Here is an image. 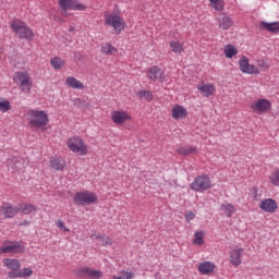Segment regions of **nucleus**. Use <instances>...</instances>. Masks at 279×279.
<instances>
[{
    "label": "nucleus",
    "mask_w": 279,
    "mask_h": 279,
    "mask_svg": "<svg viewBox=\"0 0 279 279\" xmlns=\"http://www.w3.org/2000/svg\"><path fill=\"white\" fill-rule=\"evenodd\" d=\"M259 208L264 210V213L274 214L278 210V203L274 198H265L259 203Z\"/></svg>",
    "instance_id": "18"
},
{
    "label": "nucleus",
    "mask_w": 279,
    "mask_h": 279,
    "mask_svg": "<svg viewBox=\"0 0 279 279\" xmlns=\"http://www.w3.org/2000/svg\"><path fill=\"white\" fill-rule=\"evenodd\" d=\"M260 29H266V32H270L271 34H278L279 32V22H260L259 23Z\"/></svg>",
    "instance_id": "25"
},
{
    "label": "nucleus",
    "mask_w": 279,
    "mask_h": 279,
    "mask_svg": "<svg viewBox=\"0 0 279 279\" xmlns=\"http://www.w3.org/2000/svg\"><path fill=\"white\" fill-rule=\"evenodd\" d=\"M65 86H68V88H74L75 90H84V83L74 76H68L65 78Z\"/></svg>",
    "instance_id": "23"
},
{
    "label": "nucleus",
    "mask_w": 279,
    "mask_h": 279,
    "mask_svg": "<svg viewBox=\"0 0 279 279\" xmlns=\"http://www.w3.org/2000/svg\"><path fill=\"white\" fill-rule=\"evenodd\" d=\"M50 64L56 71H60L66 64V61L60 57H53L50 59Z\"/></svg>",
    "instance_id": "29"
},
{
    "label": "nucleus",
    "mask_w": 279,
    "mask_h": 279,
    "mask_svg": "<svg viewBox=\"0 0 279 279\" xmlns=\"http://www.w3.org/2000/svg\"><path fill=\"white\" fill-rule=\"evenodd\" d=\"M59 10L62 16H69V12H84L86 5L78 0H59Z\"/></svg>",
    "instance_id": "6"
},
{
    "label": "nucleus",
    "mask_w": 279,
    "mask_h": 279,
    "mask_svg": "<svg viewBox=\"0 0 279 279\" xmlns=\"http://www.w3.org/2000/svg\"><path fill=\"white\" fill-rule=\"evenodd\" d=\"M74 204L76 206H93V204H97L99 202V196L97 193L85 190L81 192H76L73 197Z\"/></svg>",
    "instance_id": "5"
},
{
    "label": "nucleus",
    "mask_w": 279,
    "mask_h": 279,
    "mask_svg": "<svg viewBox=\"0 0 279 279\" xmlns=\"http://www.w3.org/2000/svg\"><path fill=\"white\" fill-rule=\"evenodd\" d=\"M258 69H262V71H267L269 69V64H267V61L260 59L257 61Z\"/></svg>",
    "instance_id": "42"
},
{
    "label": "nucleus",
    "mask_w": 279,
    "mask_h": 279,
    "mask_svg": "<svg viewBox=\"0 0 279 279\" xmlns=\"http://www.w3.org/2000/svg\"><path fill=\"white\" fill-rule=\"evenodd\" d=\"M169 47L173 53H182L184 51V44L177 40L170 41Z\"/></svg>",
    "instance_id": "31"
},
{
    "label": "nucleus",
    "mask_w": 279,
    "mask_h": 279,
    "mask_svg": "<svg viewBox=\"0 0 279 279\" xmlns=\"http://www.w3.org/2000/svg\"><path fill=\"white\" fill-rule=\"evenodd\" d=\"M9 110H12L10 100L0 98V112H8Z\"/></svg>",
    "instance_id": "39"
},
{
    "label": "nucleus",
    "mask_w": 279,
    "mask_h": 279,
    "mask_svg": "<svg viewBox=\"0 0 279 279\" xmlns=\"http://www.w3.org/2000/svg\"><path fill=\"white\" fill-rule=\"evenodd\" d=\"M220 210L226 215V217H232V215H234V213H236V207H234V205H232V203H222L220 205Z\"/></svg>",
    "instance_id": "26"
},
{
    "label": "nucleus",
    "mask_w": 279,
    "mask_h": 279,
    "mask_svg": "<svg viewBox=\"0 0 279 279\" xmlns=\"http://www.w3.org/2000/svg\"><path fill=\"white\" fill-rule=\"evenodd\" d=\"M2 264L4 265V267H7V269H9V274L19 272V270L21 269V262H19V259L4 258L2 260Z\"/></svg>",
    "instance_id": "20"
},
{
    "label": "nucleus",
    "mask_w": 279,
    "mask_h": 279,
    "mask_svg": "<svg viewBox=\"0 0 279 279\" xmlns=\"http://www.w3.org/2000/svg\"><path fill=\"white\" fill-rule=\"evenodd\" d=\"M205 234L206 233L204 231H202V230L196 231L194 233V239H193L192 243L194 245H204V236H205Z\"/></svg>",
    "instance_id": "33"
},
{
    "label": "nucleus",
    "mask_w": 279,
    "mask_h": 279,
    "mask_svg": "<svg viewBox=\"0 0 279 279\" xmlns=\"http://www.w3.org/2000/svg\"><path fill=\"white\" fill-rule=\"evenodd\" d=\"M250 108L255 114H267V112L271 111V100L257 98L251 102Z\"/></svg>",
    "instance_id": "9"
},
{
    "label": "nucleus",
    "mask_w": 279,
    "mask_h": 279,
    "mask_svg": "<svg viewBox=\"0 0 279 279\" xmlns=\"http://www.w3.org/2000/svg\"><path fill=\"white\" fill-rule=\"evenodd\" d=\"M75 275L78 278H92V279H101L104 272L101 270H95L88 266L80 267L75 270Z\"/></svg>",
    "instance_id": "12"
},
{
    "label": "nucleus",
    "mask_w": 279,
    "mask_h": 279,
    "mask_svg": "<svg viewBox=\"0 0 279 279\" xmlns=\"http://www.w3.org/2000/svg\"><path fill=\"white\" fill-rule=\"evenodd\" d=\"M13 82L17 84L22 93H29L34 86L29 72H16L13 76Z\"/></svg>",
    "instance_id": "7"
},
{
    "label": "nucleus",
    "mask_w": 279,
    "mask_h": 279,
    "mask_svg": "<svg viewBox=\"0 0 279 279\" xmlns=\"http://www.w3.org/2000/svg\"><path fill=\"white\" fill-rule=\"evenodd\" d=\"M66 145L72 154H77V156H86L88 154V144L80 135L68 138Z\"/></svg>",
    "instance_id": "4"
},
{
    "label": "nucleus",
    "mask_w": 279,
    "mask_h": 279,
    "mask_svg": "<svg viewBox=\"0 0 279 279\" xmlns=\"http://www.w3.org/2000/svg\"><path fill=\"white\" fill-rule=\"evenodd\" d=\"M0 252L1 254H25V244L22 241H4Z\"/></svg>",
    "instance_id": "10"
},
{
    "label": "nucleus",
    "mask_w": 279,
    "mask_h": 279,
    "mask_svg": "<svg viewBox=\"0 0 279 279\" xmlns=\"http://www.w3.org/2000/svg\"><path fill=\"white\" fill-rule=\"evenodd\" d=\"M34 275V270L32 268H20L17 272H8V278L16 279V278H32Z\"/></svg>",
    "instance_id": "21"
},
{
    "label": "nucleus",
    "mask_w": 279,
    "mask_h": 279,
    "mask_svg": "<svg viewBox=\"0 0 279 279\" xmlns=\"http://www.w3.org/2000/svg\"><path fill=\"white\" fill-rule=\"evenodd\" d=\"M118 51L119 50L110 43H105L101 45V53H105V56H114L118 53Z\"/></svg>",
    "instance_id": "27"
},
{
    "label": "nucleus",
    "mask_w": 279,
    "mask_h": 279,
    "mask_svg": "<svg viewBox=\"0 0 279 279\" xmlns=\"http://www.w3.org/2000/svg\"><path fill=\"white\" fill-rule=\"evenodd\" d=\"M20 208V213H23L24 215H32V213H36V207L34 205H20L17 206Z\"/></svg>",
    "instance_id": "34"
},
{
    "label": "nucleus",
    "mask_w": 279,
    "mask_h": 279,
    "mask_svg": "<svg viewBox=\"0 0 279 279\" xmlns=\"http://www.w3.org/2000/svg\"><path fill=\"white\" fill-rule=\"evenodd\" d=\"M57 228H59V230H62L63 232H71V229L68 228L62 220L57 221Z\"/></svg>",
    "instance_id": "41"
},
{
    "label": "nucleus",
    "mask_w": 279,
    "mask_h": 279,
    "mask_svg": "<svg viewBox=\"0 0 279 279\" xmlns=\"http://www.w3.org/2000/svg\"><path fill=\"white\" fill-rule=\"evenodd\" d=\"M165 77V71L156 65L151 66L147 71V78L150 80V82H158V80L162 82Z\"/></svg>",
    "instance_id": "17"
},
{
    "label": "nucleus",
    "mask_w": 279,
    "mask_h": 279,
    "mask_svg": "<svg viewBox=\"0 0 279 279\" xmlns=\"http://www.w3.org/2000/svg\"><path fill=\"white\" fill-rule=\"evenodd\" d=\"M216 269L217 265L213 262H203L198 265V272L202 274V276H210V274H215Z\"/></svg>",
    "instance_id": "19"
},
{
    "label": "nucleus",
    "mask_w": 279,
    "mask_h": 279,
    "mask_svg": "<svg viewBox=\"0 0 279 279\" xmlns=\"http://www.w3.org/2000/svg\"><path fill=\"white\" fill-rule=\"evenodd\" d=\"M17 213H21L19 206H12L11 204L4 203L0 206V215L5 217V219H12L16 217Z\"/></svg>",
    "instance_id": "15"
},
{
    "label": "nucleus",
    "mask_w": 279,
    "mask_h": 279,
    "mask_svg": "<svg viewBox=\"0 0 279 279\" xmlns=\"http://www.w3.org/2000/svg\"><path fill=\"white\" fill-rule=\"evenodd\" d=\"M100 245H102L104 247H108V245H112V239H110V236L108 235H102V238L100 239Z\"/></svg>",
    "instance_id": "40"
},
{
    "label": "nucleus",
    "mask_w": 279,
    "mask_h": 279,
    "mask_svg": "<svg viewBox=\"0 0 279 279\" xmlns=\"http://www.w3.org/2000/svg\"><path fill=\"white\" fill-rule=\"evenodd\" d=\"M111 121L114 125H125L128 121H132V114L125 110L111 111Z\"/></svg>",
    "instance_id": "13"
},
{
    "label": "nucleus",
    "mask_w": 279,
    "mask_h": 279,
    "mask_svg": "<svg viewBox=\"0 0 279 279\" xmlns=\"http://www.w3.org/2000/svg\"><path fill=\"white\" fill-rule=\"evenodd\" d=\"M50 167L54 169V171H62V169L66 167V162L60 158H52L50 160Z\"/></svg>",
    "instance_id": "28"
},
{
    "label": "nucleus",
    "mask_w": 279,
    "mask_h": 279,
    "mask_svg": "<svg viewBox=\"0 0 279 279\" xmlns=\"http://www.w3.org/2000/svg\"><path fill=\"white\" fill-rule=\"evenodd\" d=\"M105 25L111 27L117 36L122 32H125V28L128 27V23L125 22V19L121 16V12L105 14Z\"/></svg>",
    "instance_id": "2"
},
{
    "label": "nucleus",
    "mask_w": 279,
    "mask_h": 279,
    "mask_svg": "<svg viewBox=\"0 0 279 279\" xmlns=\"http://www.w3.org/2000/svg\"><path fill=\"white\" fill-rule=\"evenodd\" d=\"M197 148L193 146H181L177 148V153H179L180 156H191V154H195Z\"/></svg>",
    "instance_id": "30"
},
{
    "label": "nucleus",
    "mask_w": 279,
    "mask_h": 279,
    "mask_svg": "<svg viewBox=\"0 0 279 279\" xmlns=\"http://www.w3.org/2000/svg\"><path fill=\"white\" fill-rule=\"evenodd\" d=\"M140 99H145L146 101H151L154 99V94L149 90H140L137 92Z\"/></svg>",
    "instance_id": "38"
},
{
    "label": "nucleus",
    "mask_w": 279,
    "mask_h": 279,
    "mask_svg": "<svg viewBox=\"0 0 279 279\" xmlns=\"http://www.w3.org/2000/svg\"><path fill=\"white\" fill-rule=\"evenodd\" d=\"M239 69L245 75H260V69L250 63V59L245 56H242L239 60Z\"/></svg>",
    "instance_id": "11"
},
{
    "label": "nucleus",
    "mask_w": 279,
    "mask_h": 279,
    "mask_svg": "<svg viewBox=\"0 0 279 279\" xmlns=\"http://www.w3.org/2000/svg\"><path fill=\"white\" fill-rule=\"evenodd\" d=\"M209 5L217 12H221L223 10V0H209Z\"/></svg>",
    "instance_id": "37"
},
{
    "label": "nucleus",
    "mask_w": 279,
    "mask_h": 279,
    "mask_svg": "<svg viewBox=\"0 0 279 279\" xmlns=\"http://www.w3.org/2000/svg\"><path fill=\"white\" fill-rule=\"evenodd\" d=\"M113 279H134V272L129 270L119 271V276L114 275Z\"/></svg>",
    "instance_id": "35"
},
{
    "label": "nucleus",
    "mask_w": 279,
    "mask_h": 279,
    "mask_svg": "<svg viewBox=\"0 0 279 279\" xmlns=\"http://www.w3.org/2000/svg\"><path fill=\"white\" fill-rule=\"evenodd\" d=\"M223 53H225L226 58H229V60H230V59L234 58V56H236V53H239V50L233 45H227V46H225Z\"/></svg>",
    "instance_id": "32"
},
{
    "label": "nucleus",
    "mask_w": 279,
    "mask_h": 279,
    "mask_svg": "<svg viewBox=\"0 0 279 279\" xmlns=\"http://www.w3.org/2000/svg\"><path fill=\"white\" fill-rule=\"evenodd\" d=\"M11 29L16 34L19 38L24 40H34L35 36L32 27L21 20H13L11 22Z\"/></svg>",
    "instance_id": "3"
},
{
    "label": "nucleus",
    "mask_w": 279,
    "mask_h": 279,
    "mask_svg": "<svg viewBox=\"0 0 279 279\" xmlns=\"http://www.w3.org/2000/svg\"><path fill=\"white\" fill-rule=\"evenodd\" d=\"M198 90L202 92L203 97H213V95H215V85L214 84H199L197 86Z\"/></svg>",
    "instance_id": "24"
},
{
    "label": "nucleus",
    "mask_w": 279,
    "mask_h": 279,
    "mask_svg": "<svg viewBox=\"0 0 279 279\" xmlns=\"http://www.w3.org/2000/svg\"><path fill=\"white\" fill-rule=\"evenodd\" d=\"M102 236L104 235H101V233H94V234L90 235V239H92V241H99L100 242Z\"/></svg>",
    "instance_id": "44"
},
{
    "label": "nucleus",
    "mask_w": 279,
    "mask_h": 279,
    "mask_svg": "<svg viewBox=\"0 0 279 279\" xmlns=\"http://www.w3.org/2000/svg\"><path fill=\"white\" fill-rule=\"evenodd\" d=\"M269 182L272 186H279V169H275L269 175Z\"/></svg>",
    "instance_id": "36"
},
{
    "label": "nucleus",
    "mask_w": 279,
    "mask_h": 279,
    "mask_svg": "<svg viewBox=\"0 0 279 279\" xmlns=\"http://www.w3.org/2000/svg\"><path fill=\"white\" fill-rule=\"evenodd\" d=\"M219 16L220 17L218 19V27L220 29L228 31L230 29V27H232V25H234V21H232L230 16L223 13H221Z\"/></svg>",
    "instance_id": "22"
},
{
    "label": "nucleus",
    "mask_w": 279,
    "mask_h": 279,
    "mask_svg": "<svg viewBox=\"0 0 279 279\" xmlns=\"http://www.w3.org/2000/svg\"><path fill=\"white\" fill-rule=\"evenodd\" d=\"M171 117L174 121H182L189 117V111L182 105H174L171 109Z\"/></svg>",
    "instance_id": "16"
},
{
    "label": "nucleus",
    "mask_w": 279,
    "mask_h": 279,
    "mask_svg": "<svg viewBox=\"0 0 279 279\" xmlns=\"http://www.w3.org/2000/svg\"><path fill=\"white\" fill-rule=\"evenodd\" d=\"M192 191H196L197 193H204V191H208L213 189V182L210 181V177L208 174H202L194 179V181L190 184Z\"/></svg>",
    "instance_id": "8"
},
{
    "label": "nucleus",
    "mask_w": 279,
    "mask_h": 279,
    "mask_svg": "<svg viewBox=\"0 0 279 279\" xmlns=\"http://www.w3.org/2000/svg\"><path fill=\"white\" fill-rule=\"evenodd\" d=\"M185 219H186L187 222L193 221V219H195V214L193 211H187L185 214Z\"/></svg>",
    "instance_id": "43"
},
{
    "label": "nucleus",
    "mask_w": 279,
    "mask_h": 279,
    "mask_svg": "<svg viewBox=\"0 0 279 279\" xmlns=\"http://www.w3.org/2000/svg\"><path fill=\"white\" fill-rule=\"evenodd\" d=\"M24 119L35 130H45L49 123V114L45 110L28 109L24 114Z\"/></svg>",
    "instance_id": "1"
},
{
    "label": "nucleus",
    "mask_w": 279,
    "mask_h": 279,
    "mask_svg": "<svg viewBox=\"0 0 279 279\" xmlns=\"http://www.w3.org/2000/svg\"><path fill=\"white\" fill-rule=\"evenodd\" d=\"M29 223V221H24L23 226H27Z\"/></svg>",
    "instance_id": "45"
},
{
    "label": "nucleus",
    "mask_w": 279,
    "mask_h": 279,
    "mask_svg": "<svg viewBox=\"0 0 279 279\" xmlns=\"http://www.w3.org/2000/svg\"><path fill=\"white\" fill-rule=\"evenodd\" d=\"M244 252H245V248H243V247L235 246V247L231 248V251L229 252L230 265H232L233 267L241 266V264L243 263L241 257L243 256Z\"/></svg>",
    "instance_id": "14"
}]
</instances>
